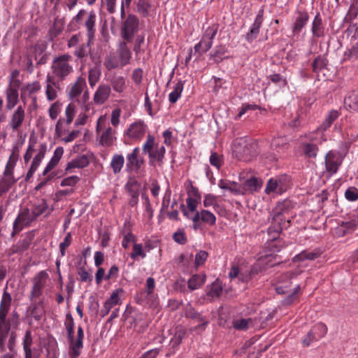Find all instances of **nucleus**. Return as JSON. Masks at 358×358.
I'll return each instance as SVG.
<instances>
[{"label":"nucleus","mask_w":358,"mask_h":358,"mask_svg":"<svg viewBox=\"0 0 358 358\" xmlns=\"http://www.w3.org/2000/svg\"><path fill=\"white\" fill-rule=\"evenodd\" d=\"M121 110L119 108L112 110L110 120L106 115L100 116L96 120V141L103 146L109 147L117 140L116 127L120 122Z\"/></svg>","instance_id":"1"},{"label":"nucleus","mask_w":358,"mask_h":358,"mask_svg":"<svg viewBox=\"0 0 358 358\" xmlns=\"http://www.w3.org/2000/svg\"><path fill=\"white\" fill-rule=\"evenodd\" d=\"M64 325L67 331V337L70 343L69 355L71 358H78L80 355V350L83 348L84 331L81 326L78 327L77 338H74V322L72 315L67 313L66 315V320Z\"/></svg>","instance_id":"2"},{"label":"nucleus","mask_w":358,"mask_h":358,"mask_svg":"<svg viewBox=\"0 0 358 358\" xmlns=\"http://www.w3.org/2000/svg\"><path fill=\"white\" fill-rule=\"evenodd\" d=\"M72 57L68 54H63L55 57L51 64L50 77L54 78L58 82L66 80L74 70L71 64Z\"/></svg>","instance_id":"3"},{"label":"nucleus","mask_w":358,"mask_h":358,"mask_svg":"<svg viewBox=\"0 0 358 358\" xmlns=\"http://www.w3.org/2000/svg\"><path fill=\"white\" fill-rule=\"evenodd\" d=\"M299 274L298 271H288L282 274L280 277L279 286L275 287V291L279 294H289L287 297L284 299L283 303L286 305H290L297 298V292L301 287L296 285L293 291L289 293L292 280Z\"/></svg>","instance_id":"4"},{"label":"nucleus","mask_w":358,"mask_h":358,"mask_svg":"<svg viewBox=\"0 0 358 358\" xmlns=\"http://www.w3.org/2000/svg\"><path fill=\"white\" fill-rule=\"evenodd\" d=\"M232 152L235 157L242 155L254 157L259 155L258 145L245 137L237 138L233 142Z\"/></svg>","instance_id":"5"},{"label":"nucleus","mask_w":358,"mask_h":358,"mask_svg":"<svg viewBox=\"0 0 358 358\" xmlns=\"http://www.w3.org/2000/svg\"><path fill=\"white\" fill-rule=\"evenodd\" d=\"M217 25L214 24L205 30L199 42L193 48L194 54L202 55L211 48L213 40L217 32Z\"/></svg>","instance_id":"6"},{"label":"nucleus","mask_w":358,"mask_h":358,"mask_svg":"<svg viewBox=\"0 0 358 358\" xmlns=\"http://www.w3.org/2000/svg\"><path fill=\"white\" fill-rule=\"evenodd\" d=\"M84 17V26L87 29V44L91 45L94 39L96 32L95 22L96 20V15L94 11L87 13L85 10H80L73 17V20L76 22H79Z\"/></svg>","instance_id":"7"},{"label":"nucleus","mask_w":358,"mask_h":358,"mask_svg":"<svg viewBox=\"0 0 358 358\" xmlns=\"http://www.w3.org/2000/svg\"><path fill=\"white\" fill-rule=\"evenodd\" d=\"M148 126L143 120H138L131 123L124 131V137L132 142H139L145 136Z\"/></svg>","instance_id":"8"},{"label":"nucleus","mask_w":358,"mask_h":358,"mask_svg":"<svg viewBox=\"0 0 358 358\" xmlns=\"http://www.w3.org/2000/svg\"><path fill=\"white\" fill-rule=\"evenodd\" d=\"M139 20L134 14H129L122 22L121 36L127 42H131L138 31Z\"/></svg>","instance_id":"9"},{"label":"nucleus","mask_w":358,"mask_h":358,"mask_svg":"<svg viewBox=\"0 0 358 358\" xmlns=\"http://www.w3.org/2000/svg\"><path fill=\"white\" fill-rule=\"evenodd\" d=\"M82 93L83 94L80 101L83 103H85L90 99V92L87 89L85 78L83 76H79L70 86L68 96L70 99H73L78 97Z\"/></svg>","instance_id":"10"},{"label":"nucleus","mask_w":358,"mask_h":358,"mask_svg":"<svg viewBox=\"0 0 358 358\" xmlns=\"http://www.w3.org/2000/svg\"><path fill=\"white\" fill-rule=\"evenodd\" d=\"M185 314L187 317L200 323L192 329V331H196L198 333L203 331L209 323L207 318L197 312L191 306L190 303L187 304Z\"/></svg>","instance_id":"11"},{"label":"nucleus","mask_w":358,"mask_h":358,"mask_svg":"<svg viewBox=\"0 0 358 358\" xmlns=\"http://www.w3.org/2000/svg\"><path fill=\"white\" fill-rule=\"evenodd\" d=\"M41 88V84L38 81H34L26 84L21 88L20 99L24 103V105L27 103V99L30 97L32 99L33 103H36L37 98L34 96L37 92L40 91Z\"/></svg>","instance_id":"12"},{"label":"nucleus","mask_w":358,"mask_h":358,"mask_svg":"<svg viewBox=\"0 0 358 358\" xmlns=\"http://www.w3.org/2000/svg\"><path fill=\"white\" fill-rule=\"evenodd\" d=\"M48 277V273L45 271H40L34 278V285L30 294L31 300L37 298L41 294V290L46 283Z\"/></svg>","instance_id":"13"},{"label":"nucleus","mask_w":358,"mask_h":358,"mask_svg":"<svg viewBox=\"0 0 358 358\" xmlns=\"http://www.w3.org/2000/svg\"><path fill=\"white\" fill-rule=\"evenodd\" d=\"M55 131L57 136L66 143L73 141L80 134V131L78 130L69 131L68 126H63V122L62 121H57Z\"/></svg>","instance_id":"14"},{"label":"nucleus","mask_w":358,"mask_h":358,"mask_svg":"<svg viewBox=\"0 0 358 358\" xmlns=\"http://www.w3.org/2000/svg\"><path fill=\"white\" fill-rule=\"evenodd\" d=\"M59 83L48 74L45 79V95L49 101L57 99L59 90Z\"/></svg>","instance_id":"15"},{"label":"nucleus","mask_w":358,"mask_h":358,"mask_svg":"<svg viewBox=\"0 0 358 358\" xmlns=\"http://www.w3.org/2000/svg\"><path fill=\"white\" fill-rule=\"evenodd\" d=\"M296 14V16L292 26L294 35L299 34L309 20V15L307 12L298 10Z\"/></svg>","instance_id":"16"},{"label":"nucleus","mask_w":358,"mask_h":358,"mask_svg":"<svg viewBox=\"0 0 358 358\" xmlns=\"http://www.w3.org/2000/svg\"><path fill=\"white\" fill-rule=\"evenodd\" d=\"M110 92L111 88L108 85H100L94 94V102L98 105L103 104L109 98Z\"/></svg>","instance_id":"17"},{"label":"nucleus","mask_w":358,"mask_h":358,"mask_svg":"<svg viewBox=\"0 0 358 358\" xmlns=\"http://www.w3.org/2000/svg\"><path fill=\"white\" fill-rule=\"evenodd\" d=\"M264 9L261 8L255 17V20L252 24L249 32L246 35V40L251 42L257 38L259 34V29L263 22Z\"/></svg>","instance_id":"18"},{"label":"nucleus","mask_w":358,"mask_h":358,"mask_svg":"<svg viewBox=\"0 0 358 358\" xmlns=\"http://www.w3.org/2000/svg\"><path fill=\"white\" fill-rule=\"evenodd\" d=\"M24 107L22 106H19L13 112L9 122V125L13 131L17 130L21 127L24 120Z\"/></svg>","instance_id":"19"},{"label":"nucleus","mask_w":358,"mask_h":358,"mask_svg":"<svg viewBox=\"0 0 358 358\" xmlns=\"http://www.w3.org/2000/svg\"><path fill=\"white\" fill-rule=\"evenodd\" d=\"M118 61L124 66L130 63L131 52L126 42H120L117 50Z\"/></svg>","instance_id":"20"},{"label":"nucleus","mask_w":358,"mask_h":358,"mask_svg":"<svg viewBox=\"0 0 358 358\" xmlns=\"http://www.w3.org/2000/svg\"><path fill=\"white\" fill-rule=\"evenodd\" d=\"M358 227V220H352L348 222H342L336 229V234L338 237H343L345 235L353 232Z\"/></svg>","instance_id":"21"},{"label":"nucleus","mask_w":358,"mask_h":358,"mask_svg":"<svg viewBox=\"0 0 358 358\" xmlns=\"http://www.w3.org/2000/svg\"><path fill=\"white\" fill-rule=\"evenodd\" d=\"M48 150L47 145L43 143H34L29 145L24 157H31L34 155L35 157H44Z\"/></svg>","instance_id":"22"},{"label":"nucleus","mask_w":358,"mask_h":358,"mask_svg":"<svg viewBox=\"0 0 358 358\" xmlns=\"http://www.w3.org/2000/svg\"><path fill=\"white\" fill-rule=\"evenodd\" d=\"M88 82L91 87H94L99 81L101 76L100 64H96L89 69Z\"/></svg>","instance_id":"23"},{"label":"nucleus","mask_w":358,"mask_h":358,"mask_svg":"<svg viewBox=\"0 0 358 358\" xmlns=\"http://www.w3.org/2000/svg\"><path fill=\"white\" fill-rule=\"evenodd\" d=\"M292 207V202L289 200H284L282 202H279L277 204L275 210H273V220L274 222L281 220V217L283 215L285 211L287 210Z\"/></svg>","instance_id":"24"},{"label":"nucleus","mask_w":358,"mask_h":358,"mask_svg":"<svg viewBox=\"0 0 358 358\" xmlns=\"http://www.w3.org/2000/svg\"><path fill=\"white\" fill-rule=\"evenodd\" d=\"M324 163L326 171L331 176L337 172L342 160L340 158H324Z\"/></svg>","instance_id":"25"},{"label":"nucleus","mask_w":358,"mask_h":358,"mask_svg":"<svg viewBox=\"0 0 358 358\" xmlns=\"http://www.w3.org/2000/svg\"><path fill=\"white\" fill-rule=\"evenodd\" d=\"M262 180L256 177H251L250 178L246 180L244 183V189L251 193L257 192L262 187Z\"/></svg>","instance_id":"26"},{"label":"nucleus","mask_w":358,"mask_h":358,"mask_svg":"<svg viewBox=\"0 0 358 358\" xmlns=\"http://www.w3.org/2000/svg\"><path fill=\"white\" fill-rule=\"evenodd\" d=\"M31 238H25L19 241L17 244L13 245L10 248V254L22 253L26 251L30 246Z\"/></svg>","instance_id":"27"},{"label":"nucleus","mask_w":358,"mask_h":358,"mask_svg":"<svg viewBox=\"0 0 358 358\" xmlns=\"http://www.w3.org/2000/svg\"><path fill=\"white\" fill-rule=\"evenodd\" d=\"M103 65L108 71L123 67L114 54H110L105 57Z\"/></svg>","instance_id":"28"},{"label":"nucleus","mask_w":358,"mask_h":358,"mask_svg":"<svg viewBox=\"0 0 358 358\" xmlns=\"http://www.w3.org/2000/svg\"><path fill=\"white\" fill-rule=\"evenodd\" d=\"M6 108L8 110L13 108L18 101L19 92L17 91L6 89Z\"/></svg>","instance_id":"29"},{"label":"nucleus","mask_w":358,"mask_h":358,"mask_svg":"<svg viewBox=\"0 0 358 358\" xmlns=\"http://www.w3.org/2000/svg\"><path fill=\"white\" fill-rule=\"evenodd\" d=\"M184 83L182 80H179L173 86V90L169 94V101L174 103L181 96V93L183 90Z\"/></svg>","instance_id":"30"},{"label":"nucleus","mask_w":358,"mask_h":358,"mask_svg":"<svg viewBox=\"0 0 358 358\" xmlns=\"http://www.w3.org/2000/svg\"><path fill=\"white\" fill-rule=\"evenodd\" d=\"M16 182L17 179L10 176H4L0 179V196L7 192Z\"/></svg>","instance_id":"31"},{"label":"nucleus","mask_w":358,"mask_h":358,"mask_svg":"<svg viewBox=\"0 0 358 358\" xmlns=\"http://www.w3.org/2000/svg\"><path fill=\"white\" fill-rule=\"evenodd\" d=\"M48 206L45 199H42L40 203L34 205L31 209V217L30 218L31 221L36 220L38 216L43 214L48 209Z\"/></svg>","instance_id":"32"},{"label":"nucleus","mask_w":358,"mask_h":358,"mask_svg":"<svg viewBox=\"0 0 358 358\" xmlns=\"http://www.w3.org/2000/svg\"><path fill=\"white\" fill-rule=\"evenodd\" d=\"M111 85L114 91L121 93L126 87V80L123 76H116L111 79Z\"/></svg>","instance_id":"33"},{"label":"nucleus","mask_w":358,"mask_h":358,"mask_svg":"<svg viewBox=\"0 0 358 358\" xmlns=\"http://www.w3.org/2000/svg\"><path fill=\"white\" fill-rule=\"evenodd\" d=\"M206 278L205 275L195 274L193 275L188 281V287L191 290L199 288L204 282Z\"/></svg>","instance_id":"34"},{"label":"nucleus","mask_w":358,"mask_h":358,"mask_svg":"<svg viewBox=\"0 0 358 358\" xmlns=\"http://www.w3.org/2000/svg\"><path fill=\"white\" fill-rule=\"evenodd\" d=\"M66 119H59L58 121L63 122V126H69L73 121L76 115V106L70 103L65 110Z\"/></svg>","instance_id":"35"},{"label":"nucleus","mask_w":358,"mask_h":358,"mask_svg":"<svg viewBox=\"0 0 358 358\" xmlns=\"http://www.w3.org/2000/svg\"><path fill=\"white\" fill-rule=\"evenodd\" d=\"M289 222L290 221L289 220H284L282 216L281 217V220H278V222H274L273 220V226L268 228V233L271 234L272 232H275L276 235H278L284 227H287L289 226L288 224Z\"/></svg>","instance_id":"36"},{"label":"nucleus","mask_w":358,"mask_h":358,"mask_svg":"<svg viewBox=\"0 0 358 358\" xmlns=\"http://www.w3.org/2000/svg\"><path fill=\"white\" fill-rule=\"evenodd\" d=\"M312 33L315 37H320L323 34V28L322 27V19L320 15H317L312 23Z\"/></svg>","instance_id":"37"},{"label":"nucleus","mask_w":358,"mask_h":358,"mask_svg":"<svg viewBox=\"0 0 358 358\" xmlns=\"http://www.w3.org/2000/svg\"><path fill=\"white\" fill-rule=\"evenodd\" d=\"M8 311L0 309V332L9 331L11 328L10 321L6 320Z\"/></svg>","instance_id":"38"},{"label":"nucleus","mask_w":358,"mask_h":358,"mask_svg":"<svg viewBox=\"0 0 358 358\" xmlns=\"http://www.w3.org/2000/svg\"><path fill=\"white\" fill-rule=\"evenodd\" d=\"M321 254L322 252L318 250H315L310 252L303 251L299 255H296L295 259H298L299 261H303L305 259L314 260L318 258Z\"/></svg>","instance_id":"39"},{"label":"nucleus","mask_w":358,"mask_h":358,"mask_svg":"<svg viewBox=\"0 0 358 358\" xmlns=\"http://www.w3.org/2000/svg\"><path fill=\"white\" fill-rule=\"evenodd\" d=\"M137 11L143 17H146L151 9L149 0H138L137 2Z\"/></svg>","instance_id":"40"},{"label":"nucleus","mask_w":358,"mask_h":358,"mask_svg":"<svg viewBox=\"0 0 358 358\" xmlns=\"http://www.w3.org/2000/svg\"><path fill=\"white\" fill-rule=\"evenodd\" d=\"M338 117V113L336 110H331L327 118L325 119L323 124L317 129V131H325L327 129H328L333 122Z\"/></svg>","instance_id":"41"},{"label":"nucleus","mask_w":358,"mask_h":358,"mask_svg":"<svg viewBox=\"0 0 358 358\" xmlns=\"http://www.w3.org/2000/svg\"><path fill=\"white\" fill-rule=\"evenodd\" d=\"M88 158H76L69 162L66 168V171H69L73 168H84L89 164Z\"/></svg>","instance_id":"42"},{"label":"nucleus","mask_w":358,"mask_h":358,"mask_svg":"<svg viewBox=\"0 0 358 358\" xmlns=\"http://www.w3.org/2000/svg\"><path fill=\"white\" fill-rule=\"evenodd\" d=\"M31 213L29 212V208H24L17 217L14 221V230H15L16 226L20 222H31Z\"/></svg>","instance_id":"43"},{"label":"nucleus","mask_w":358,"mask_h":358,"mask_svg":"<svg viewBox=\"0 0 358 358\" xmlns=\"http://www.w3.org/2000/svg\"><path fill=\"white\" fill-rule=\"evenodd\" d=\"M127 167L129 171L138 172L141 165L144 163L143 158H128Z\"/></svg>","instance_id":"44"},{"label":"nucleus","mask_w":358,"mask_h":358,"mask_svg":"<svg viewBox=\"0 0 358 358\" xmlns=\"http://www.w3.org/2000/svg\"><path fill=\"white\" fill-rule=\"evenodd\" d=\"M155 144V138L153 136L149 134L147 136L146 141L143 145V152L144 155H149V157H152L151 151L152 150Z\"/></svg>","instance_id":"45"},{"label":"nucleus","mask_w":358,"mask_h":358,"mask_svg":"<svg viewBox=\"0 0 358 358\" xmlns=\"http://www.w3.org/2000/svg\"><path fill=\"white\" fill-rule=\"evenodd\" d=\"M11 295L5 289L1 300L0 309L9 311L11 306Z\"/></svg>","instance_id":"46"},{"label":"nucleus","mask_w":358,"mask_h":358,"mask_svg":"<svg viewBox=\"0 0 358 358\" xmlns=\"http://www.w3.org/2000/svg\"><path fill=\"white\" fill-rule=\"evenodd\" d=\"M201 220L205 223L213 225L215 223L216 217L214 214L206 210L201 211Z\"/></svg>","instance_id":"47"},{"label":"nucleus","mask_w":358,"mask_h":358,"mask_svg":"<svg viewBox=\"0 0 358 358\" xmlns=\"http://www.w3.org/2000/svg\"><path fill=\"white\" fill-rule=\"evenodd\" d=\"M345 104L352 110H357L358 108V95L352 94L345 99Z\"/></svg>","instance_id":"48"},{"label":"nucleus","mask_w":358,"mask_h":358,"mask_svg":"<svg viewBox=\"0 0 358 358\" xmlns=\"http://www.w3.org/2000/svg\"><path fill=\"white\" fill-rule=\"evenodd\" d=\"M140 184L134 178H130L126 185V189L129 194H138Z\"/></svg>","instance_id":"49"},{"label":"nucleus","mask_w":358,"mask_h":358,"mask_svg":"<svg viewBox=\"0 0 358 358\" xmlns=\"http://www.w3.org/2000/svg\"><path fill=\"white\" fill-rule=\"evenodd\" d=\"M327 64V61L326 58L318 56L313 62V70L314 72H319L322 70Z\"/></svg>","instance_id":"50"},{"label":"nucleus","mask_w":358,"mask_h":358,"mask_svg":"<svg viewBox=\"0 0 358 358\" xmlns=\"http://www.w3.org/2000/svg\"><path fill=\"white\" fill-rule=\"evenodd\" d=\"M358 15V6L356 3H352L348 10V13L345 17V21L350 22L352 20L355 19Z\"/></svg>","instance_id":"51"},{"label":"nucleus","mask_w":358,"mask_h":358,"mask_svg":"<svg viewBox=\"0 0 358 358\" xmlns=\"http://www.w3.org/2000/svg\"><path fill=\"white\" fill-rule=\"evenodd\" d=\"M185 334V332L182 329H180L176 332L174 336L171 338L170 341V345L173 348H175L180 345Z\"/></svg>","instance_id":"52"},{"label":"nucleus","mask_w":358,"mask_h":358,"mask_svg":"<svg viewBox=\"0 0 358 358\" xmlns=\"http://www.w3.org/2000/svg\"><path fill=\"white\" fill-rule=\"evenodd\" d=\"M252 322V319H240L233 322L234 327L238 330H245L248 328V324Z\"/></svg>","instance_id":"53"},{"label":"nucleus","mask_w":358,"mask_h":358,"mask_svg":"<svg viewBox=\"0 0 358 358\" xmlns=\"http://www.w3.org/2000/svg\"><path fill=\"white\" fill-rule=\"evenodd\" d=\"M303 152L307 157H315L317 154V147L312 143H306L303 146Z\"/></svg>","instance_id":"54"},{"label":"nucleus","mask_w":358,"mask_h":358,"mask_svg":"<svg viewBox=\"0 0 358 358\" xmlns=\"http://www.w3.org/2000/svg\"><path fill=\"white\" fill-rule=\"evenodd\" d=\"M91 45H88L87 44V42L85 43V44H82L80 45L79 47H78V48L75 50L74 52V55L78 57V58H83V57H85L88 52H89V50H88V48Z\"/></svg>","instance_id":"55"},{"label":"nucleus","mask_w":358,"mask_h":358,"mask_svg":"<svg viewBox=\"0 0 358 358\" xmlns=\"http://www.w3.org/2000/svg\"><path fill=\"white\" fill-rule=\"evenodd\" d=\"M17 158H9L3 173L4 176H13V169L16 164Z\"/></svg>","instance_id":"56"},{"label":"nucleus","mask_w":358,"mask_h":358,"mask_svg":"<svg viewBox=\"0 0 358 358\" xmlns=\"http://www.w3.org/2000/svg\"><path fill=\"white\" fill-rule=\"evenodd\" d=\"M312 330L315 331V336L317 335L318 338H321L326 335L327 332V327L324 324L320 322L316 324Z\"/></svg>","instance_id":"57"},{"label":"nucleus","mask_w":358,"mask_h":358,"mask_svg":"<svg viewBox=\"0 0 358 358\" xmlns=\"http://www.w3.org/2000/svg\"><path fill=\"white\" fill-rule=\"evenodd\" d=\"M29 310L32 317H34L36 320H40L43 315V310L39 308L38 306L36 303H33L29 308Z\"/></svg>","instance_id":"58"},{"label":"nucleus","mask_w":358,"mask_h":358,"mask_svg":"<svg viewBox=\"0 0 358 358\" xmlns=\"http://www.w3.org/2000/svg\"><path fill=\"white\" fill-rule=\"evenodd\" d=\"M345 196L348 201H355L358 199V189L356 187H349L345 192Z\"/></svg>","instance_id":"59"},{"label":"nucleus","mask_w":358,"mask_h":358,"mask_svg":"<svg viewBox=\"0 0 358 358\" xmlns=\"http://www.w3.org/2000/svg\"><path fill=\"white\" fill-rule=\"evenodd\" d=\"M60 106L59 102H55L50 106L48 112L51 119L55 120L57 117L60 112Z\"/></svg>","instance_id":"60"},{"label":"nucleus","mask_w":358,"mask_h":358,"mask_svg":"<svg viewBox=\"0 0 358 358\" xmlns=\"http://www.w3.org/2000/svg\"><path fill=\"white\" fill-rule=\"evenodd\" d=\"M208 256V254L207 252H206L204 250L199 251L195 256L196 266L197 267V266L203 264L207 259Z\"/></svg>","instance_id":"61"},{"label":"nucleus","mask_w":358,"mask_h":358,"mask_svg":"<svg viewBox=\"0 0 358 358\" xmlns=\"http://www.w3.org/2000/svg\"><path fill=\"white\" fill-rule=\"evenodd\" d=\"M124 158H113L111 162V166L115 173H117L120 171L123 164Z\"/></svg>","instance_id":"62"},{"label":"nucleus","mask_w":358,"mask_h":358,"mask_svg":"<svg viewBox=\"0 0 358 358\" xmlns=\"http://www.w3.org/2000/svg\"><path fill=\"white\" fill-rule=\"evenodd\" d=\"M222 292V287L219 284L213 283L207 294L211 297H217Z\"/></svg>","instance_id":"63"},{"label":"nucleus","mask_w":358,"mask_h":358,"mask_svg":"<svg viewBox=\"0 0 358 358\" xmlns=\"http://www.w3.org/2000/svg\"><path fill=\"white\" fill-rule=\"evenodd\" d=\"M78 274L80 277V280L83 282H91L92 280V276L89 274L85 267H79L78 268Z\"/></svg>","instance_id":"64"}]
</instances>
